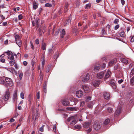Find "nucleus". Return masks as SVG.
<instances>
[{
    "mask_svg": "<svg viewBox=\"0 0 134 134\" xmlns=\"http://www.w3.org/2000/svg\"><path fill=\"white\" fill-rule=\"evenodd\" d=\"M103 95L104 98L107 100L109 98L110 95L109 93L107 92H105L104 93Z\"/></svg>",
    "mask_w": 134,
    "mask_h": 134,
    "instance_id": "obj_19",
    "label": "nucleus"
},
{
    "mask_svg": "<svg viewBox=\"0 0 134 134\" xmlns=\"http://www.w3.org/2000/svg\"><path fill=\"white\" fill-rule=\"evenodd\" d=\"M119 21V20L118 19H115L114 21V23L115 24H118Z\"/></svg>",
    "mask_w": 134,
    "mask_h": 134,
    "instance_id": "obj_39",
    "label": "nucleus"
},
{
    "mask_svg": "<svg viewBox=\"0 0 134 134\" xmlns=\"http://www.w3.org/2000/svg\"><path fill=\"white\" fill-rule=\"evenodd\" d=\"M50 1L52 3V4H51L48 3H46L45 5V7H51L52 6H54L55 4L54 1L53 0H51V1Z\"/></svg>",
    "mask_w": 134,
    "mask_h": 134,
    "instance_id": "obj_3",
    "label": "nucleus"
},
{
    "mask_svg": "<svg viewBox=\"0 0 134 134\" xmlns=\"http://www.w3.org/2000/svg\"><path fill=\"white\" fill-rule=\"evenodd\" d=\"M53 51V50L52 48H50L48 49V53L49 54L51 53Z\"/></svg>",
    "mask_w": 134,
    "mask_h": 134,
    "instance_id": "obj_57",
    "label": "nucleus"
},
{
    "mask_svg": "<svg viewBox=\"0 0 134 134\" xmlns=\"http://www.w3.org/2000/svg\"><path fill=\"white\" fill-rule=\"evenodd\" d=\"M116 62V59H115L113 60H111L108 63L109 65V66H111L113 65Z\"/></svg>",
    "mask_w": 134,
    "mask_h": 134,
    "instance_id": "obj_20",
    "label": "nucleus"
},
{
    "mask_svg": "<svg viewBox=\"0 0 134 134\" xmlns=\"http://www.w3.org/2000/svg\"><path fill=\"white\" fill-rule=\"evenodd\" d=\"M133 100L132 99H131L129 101V104H130V107H131L133 104Z\"/></svg>",
    "mask_w": 134,
    "mask_h": 134,
    "instance_id": "obj_35",
    "label": "nucleus"
},
{
    "mask_svg": "<svg viewBox=\"0 0 134 134\" xmlns=\"http://www.w3.org/2000/svg\"><path fill=\"white\" fill-rule=\"evenodd\" d=\"M9 95L8 92H7L6 93L4 96L5 101H7L9 98Z\"/></svg>",
    "mask_w": 134,
    "mask_h": 134,
    "instance_id": "obj_22",
    "label": "nucleus"
},
{
    "mask_svg": "<svg viewBox=\"0 0 134 134\" xmlns=\"http://www.w3.org/2000/svg\"><path fill=\"white\" fill-rule=\"evenodd\" d=\"M5 77L0 79V84L3 85L5 86H7V84L5 82Z\"/></svg>",
    "mask_w": 134,
    "mask_h": 134,
    "instance_id": "obj_11",
    "label": "nucleus"
},
{
    "mask_svg": "<svg viewBox=\"0 0 134 134\" xmlns=\"http://www.w3.org/2000/svg\"><path fill=\"white\" fill-rule=\"evenodd\" d=\"M15 62V61L14 60H12V61H10L9 62L10 65L11 66L13 65L14 64Z\"/></svg>",
    "mask_w": 134,
    "mask_h": 134,
    "instance_id": "obj_36",
    "label": "nucleus"
},
{
    "mask_svg": "<svg viewBox=\"0 0 134 134\" xmlns=\"http://www.w3.org/2000/svg\"><path fill=\"white\" fill-rule=\"evenodd\" d=\"M67 121L69 122L71 121V125L72 126L76 123L78 121L75 117L73 116L67 119Z\"/></svg>",
    "mask_w": 134,
    "mask_h": 134,
    "instance_id": "obj_1",
    "label": "nucleus"
},
{
    "mask_svg": "<svg viewBox=\"0 0 134 134\" xmlns=\"http://www.w3.org/2000/svg\"><path fill=\"white\" fill-rule=\"evenodd\" d=\"M17 91H15L14 92V94H13V101H15L17 99Z\"/></svg>",
    "mask_w": 134,
    "mask_h": 134,
    "instance_id": "obj_15",
    "label": "nucleus"
},
{
    "mask_svg": "<svg viewBox=\"0 0 134 134\" xmlns=\"http://www.w3.org/2000/svg\"><path fill=\"white\" fill-rule=\"evenodd\" d=\"M16 43L18 45L19 47L21 46V41L20 40H18L16 41Z\"/></svg>",
    "mask_w": 134,
    "mask_h": 134,
    "instance_id": "obj_24",
    "label": "nucleus"
},
{
    "mask_svg": "<svg viewBox=\"0 0 134 134\" xmlns=\"http://www.w3.org/2000/svg\"><path fill=\"white\" fill-rule=\"evenodd\" d=\"M5 82L7 84V86L8 85L9 86L12 87L13 85V83L12 80L10 78L5 77Z\"/></svg>",
    "mask_w": 134,
    "mask_h": 134,
    "instance_id": "obj_2",
    "label": "nucleus"
},
{
    "mask_svg": "<svg viewBox=\"0 0 134 134\" xmlns=\"http://www.w3.org/2000/svg\"><path fill=\"white\" fill-rule=\"evenodd\" d=\"M110 120L109 119H107L104 121V124L107 125L109 124L110 122Z\"/></svg>",
    "mask_w": 134,
    "mask_h": 134,
    "instance_id": "obj_28",
    "label": "nucleus"
},
{
    "mask_svg": "<svg viewBox=\"0 0 134 134\" xmlns=\"http://www.w3.org/2000/svg\"><path fill=\"white\" fill-rule=\"evenodd\" d=\"M44 125H43L42 126L40 127V131L42 132L43 131V128L44 127Z\"/></svg>",
    "mask_w": 134,
    "mask_h": 134,
    "instance_id": "obj_48",
    "label": "nucleus"
},
{
    "mask_svg": "<svg viewBox=\"0 0 134 134\" xmlns=\"http://www.w3.org/2000/svg\"><path fill=\"white\" fill-rule=\"evenodd\" d=\"M20 97L22 99H23L24 98V93L23 92H22L20 94Z\"/></svg>",
    "mask_w": 134,
    "mask_h": 134,
    "instance_id": "obj_37",
    "label": "nucleus"
},
{
    "mask_svg": "<svg viewBox=\"0 0 134 134\" xmlns=\"http://www.w3.org/2000/svg\"><path fill=\"white\" fill-rule=\"evenodd\" d=\"M51 0H40V2L42 3L50 1Z\"/></svg>",
    "mask_w": 134,
    "mask_h": 134,
    "instance_id": "obj_31",
    "label": "nucleus"
},
{
    "mask_svg": "<svg viewBox=\"0 0 134 134\" xmlns=\"http://www.w3.org/2000/svg\"><path fill=\"white\" fill-rule=\"evenodd\" d=\"M83 93L82 91L81 90L77 91L76 93V96L78 98H80L82 96Z\"/></svg>",
    "mask_w": 134,
    "mask_h": 134,
    "instance_id": "obj_9",
    "label": "nucleus"
},
{
    "mask_svg": "<svg viewBox=\"0 0 134 134\" xmlns=\"http://www.w3.org/2000/svg\"><path fill=\"white\" fill-rule=\"evenodd\" d=\"M35 43L37 44H38L39 43V40L38 39H36L35 40Z\"/></svg>",
    "mask_w": 134,
    "mask_h": 134,
    "instance_id": "obj_49",
    "label": "nucleus"
},
{
    "mask_svg": "<svg viewBox=\"0 0 134 134\" xmlns=\"http://www.w3.org/2000/svg\"><path fill=\"white\" fill-rule=\"evenodd\" d=\"M78 109V108L76 107H72L71 108V110L73 111H77Z\"/></svg>",
    "mask_w": 134,
    "mask_h": 134,
    "instance_id": "obj_42",
    "label": "nucleus"
},
{
    "mask_svg": "<svg viewBox=\"0 0 134 134\" xmlns=\"http://www.w3.org/2000/svg\"><path fill=\"white\" fill-rule=\"evenodd\" d=\"M5 55L4 54H3L0 56V59H3V58L4 56H5Z\"/></svg>",
    "mask_w": 134,
    "mask_h": 134,
    "instance_id": "obj_60",
    "label": "nucleus"
},
{
    "mask_svg": "<svg viewBox=\"0 0 134 134\" xmlns=\"http://www.w3.org/2000/svg\"><path fill=\"white\" fill-rule=\"evenodd\" d=\"M131 41L132 42H134V37H132L131 38Z\"/></svg>",
    "mask_w": 134,
    "mask_h": 134,
    "instance_id": "obj_63",
    "label": "nucleus"
},
{
    "mask_svg": "<svg viewBox=\"0 0 134 134\" xmlns=\"http://www.w3.org/2000/svg\"><path fill=\"white\" fill-rule=\"evenodd\" d=\"M120 35L121 37H124L125 36V33L124 32H120Z\"/></svg>",
    "mask_w": 134,
    "mask_h": 134,
    "instance_id": "obj_38",
    "label": "nucleus"
},
{
    "mask_svg": "<svg viewBox=\"0 0 134 134\" xmlns=\"http://www.w3.org/2000/svg\"><path fill=\"white\" fill-rule=\"evenodd\" d=\"M68 5H69V4L68 3H67L66 4V5L65 6L66 10H65V12H66V9L68 7Z\"/></svg>",
    "mask_w": 134,
    "mask_h": 134,
    "instance_id": "obj_56",
    "label": "nucleus"
},
{
    "mask_svg": "<svg viewBox=\"0 0 134 134\" xmlns=\"http://www.w3.org/2000/svg\"><path fill=\"white\" fill-rule=\"evenodd\" d=\"M111 72L110 70H108L105 75L104 78L105 79H107L109 77L110 75Z\"/></svg>",
    "mask_w": 134,
    "mask_h": 134,
    "instance_id": "obj_16",
    "label": "nucleus"
},
{
    "mask_svg": "<svg viewBox=\"0 0 134 134\" xmlns=\"http://www.w3.org/2000/svg\"><path fill=\"white\" fill-rule=\"evenodd\" d=\"M41 49L43 50H45L46 49V44L45 43H42Z\"/></svg>",
    "mask_w": 134,
    "mask_h": 134,
    "instance_id": "obj_30",
    "label": "nucleus"
},
{
    "mask_svg": "<svg viewBox=\"0 0 134 134\" xmlns=\"http://www.w3.org/2000/svg\"><path fill=\"white\" fill-rule=\"evenodd\" d=\"M121 61L125 64H127L128 63V60L124 58H122L121 59Z\"/></svg>",
    "mask_w": 134,
    "mask_h": 134,
    "instance_id": "obj_23",
    "label": "nucleus"
},
{
    "mask_svg": "<svg viewBox=\"0 0 134 134\" xmlns=\"http://www.w3.org/2000/svg\"><path fill=\"white\" fill-rule=\"evenodd\" d=\"M82 87L85 93H87L90 91L89 87L85 85H82Z\"/></svg>",
    "mask_w": 134,
    "mask_h": 134,
    "instance_id": "obj_8",
    "label": "nucleus"
},
{
    "mask_svg": "<svg viewBox=\"0 0 134 134\" xmlns=\"http://www.w3.org/2000/svg\"><path fill=\"white\" fill-rule=\"evenodd\" d=\"M37 8V5L36 3H34L33 4V8L34 9H35Z\"/></svg>",
    "mask_w": 134,
    "mask_h": 134,
    "instance_id": "obj_41",
    "label": "nucleus"
},
{
    "mask_svg": "<svg viewBox=\"0 0 134 134\" xmlns=\"http://www.w3.org/2000/svg\"><path fill=\"white\" fill-rule=\"evenodd\" d=\"M5 53H7L8 55V58L11 60H13L14 59V57L13 54L11 52H6Z\"/></svg>",
    "mask_w": 134,
    "mask_h": 134,
    "instance_id": "obj_4",
    "label": "nucleus"
},
{
    "mask_svg": "<svg viewBox=\"0 0 134 134\" xmlns=\"http://www.w3.org/2000/svg\"><path fill=\"white\" fill-rule=\"evenodd\" d=\"M39 22L38 20L37 19H35L32 21V24L34 26H36L37 27H38Z\"/></svg>",
    "mask_w": 134,
    "mask_h": 134,
    "instance_id": "obj_6",
    "label": "nucleus"
},
{
    "mask_svg": "<svg viewBox=\"0 0 134 134\" xmlns=\"http://www.w3.org/2000/svg\"><path fill=\"white\" fill-rule=\"evenodd\" d=\"M40 80H42V79L43 78V74H42L41 73V72H40Z\"/></svg>",
    "mask_w": 134,
    "mask_h": 134,
    "instance_id": "obj_46",
    "label": "nucleus"
},
{
    "mask_svg": "<svg viewBox=\"0 0 134 134\" xmlns=\"http://www.w3.org/2000/svg\"><path fill=\"white\" fill-rule=\"evenodd\" d=\"M7 22H3L2 23V25L3 26H7Z\"/></svg>",
    "mask_w": 134,
    "mask_h": 134,
    "instance_id": "obj_54",
    "label": "nucleus"
},
{
    "mask_svg": "<svg viewBox=\"0 0 134 134\" xmlns=\"http://www.w3.org/2000/svg\"><path fill=\"white\" fill-rule=\"evenodd\" d=\"M90 123L88 122H85L83 124V127L85 128H88L90 126Z\"/></svg>",
    "mask_w": 134,
    "mask_h": 134,
    "instance_id": "obj_17",
    "label": "nucleus"
},
{
    "mask_svg": "<svg viewBox=\"0 0 134 134\" xmlns=\"http://www.w3.org/2000/svg\"><path fill=\"white\" fill-rule=\"evenodd\" d=\"M39 114L38 111L36 113L35 115V114L33 113L32 115V119L33 120L35 119V121L39 117Z\"/></svg>",
    "mask_w": 134,
    "mask_h": 134,
    "instance_id": "obj_7",
    "label": "nucleus"
},
{
    "mask_svg": "<svg viewBox=\"0 0 134 134\" xmlns=\"http://www.w3.org/2000/svg\"><path fill=\"white\" fill-rule=\"evenodd\" d=\"M94 129L96 130H98L100 127V125L99 124L96 125L95 124L93 125Z\"/></svg>",
    "mask_w": 134,
    "mask_h": 134,
    "instance_id": "obj_21",
    "label": "nucleus"
},
{
    "mask_svg": "<svg viewBox=\"0 0 134 134\" xmlns=\"http://www.w3.org/2000/svg\"><path fill=\"white\" fill-rule=\"evenodd\" d=\"M53 131H54V132H56V125H54L53 126Z\"/></svg>",
    "mask_w": 134,
    "mask_h": 134,
    "instance_id": "obj_51",
    "label": "nucleus"
},
{
    "mask_svg": "<svg viewBox=\"0 0 134 134\" xmlns=\"http://www.w3.org/2000/svg\"><path fill=\"white\" fill-rule=\"evenodd\" d=\"M62 104L63 105L65 106H68L70 104L69 101L65 99L63 100Z\"/></svg>",
    "mask_w": 134,
    "mask_h": 134,
    "instance_id": "obj_12",
    "label": "nucleus"
},
{
    "mask_svg": "<svg viewBox=\"0 0 134 134\" xmlns=\"http://www.w3.org/2000/svg\"><path fill=\"white\" fill-rule=\"evenodd\" d=\"M23 64L25 66H26L27 65V62L26 61H24L23 62Z\"/></svg>",
    "mask_w": 134,
    "mask_h": 134,
    "instance_id": "obj_53",
    "label": "nucleus"
},
{
    "mask_svg": "<svg viewBox=\"0 0 134 134\" xmlns=\"http://www.w3.org/2000/svg\"><path fill=\"white\" fill-rule=\"evenodd\" d=\"M75 128L76 129H77L78 130H80L81 129V127L80 125H76L74 126Z\"/></svg>",
    "mask_w": 134,
    "mask_h": 134,
    "instance_id": "obj_27",
    "label": "nucleus"
},
{
    "mask_svg": "<svg viewBox=\"0 0 134 134\" xmlns=\"http://www.w3.org/2000/svg\"><path fill=\"white\" fill-rule=\"evenodd\" d=\"M37 98L38 99H39L40 98V93L39 92H38L37 93Z\"/></svg>",
    "mask_w": 134,
    "mask_h": 134,
    "instance_id": "obj_52",
    "label": "nucleus"
},
{
    "mask_svg": "<svg viewBox=\"0 0 134 134\" xmlns=\"http://www.w3.org/2000/svg\"><path fill=\"white\" fill-rule=\"evenodd\" d=\"M0 61L2 63H4L5 61V59H4L3 58L0 59Z\"/></svg>",
    "mask_w": 134,
    "mask_h": 134,
    "instance_id": "obj_55",
    "label": "nucleus"
},
{
    "mask_svg": "<svg viewBox=\"0 0 134 134\" xmlns=\"http://www.w3.org/2000/svg\"><path fill=\"white\" fill-rule=\"evenodd\" d=\"M109 113H111L112 112L113 110L111 108H108L107 109Z\"/></svg>",
    "mask_w": 134,
    "mask_h": 134,
    "instance_id": "obj_43",
    "label": "nucleus"
},
{
    "mask_svg": "<svg viewBox=\"0 0 134 134\" xmlns=\"http://www.w3.org/2000/svg\"><path fill=\"white\" fill-rule=\"evenodd\" d=\"M121 3L122 5L125 4V1L124 0H121Z\"/></svg>",
    "mask_w": 134,
    "mask_h": 134,
    "instance_id": "obj_64",
    "label": "nucleus"
},
{
    "mask_svg": "<svg viewBox=\"0 0 134 134\" xmlns=\"http://www.w3.org/2000/svg\"><path fill=\"white\" fill-rule=\"evenodd\" d=\"M130 81L132 85H133L134 84V76L131 79Z\"/></svg>",
    "mask_w": 134,
    "mask_h": 134,
    "instance_id": "obj_32",
    "label": "nucleus"
},
{
    "mask_svg": "<svg viewBox=\"0 0 134 134\" xmlns=\"http://www.w3.org/2000/svg\"><path fill=\"white\" fill-rule=\"evenodd\" d=\"M89 75L88 74L86 75L82 79V81L84 82H86L89 79Z\"/></svg>",
    "mask_w": 134,
    "mask_h": 134,
    "instance_id": "obj_5",
    "label": "nucleus"
},
{
    "mask_svg": "<svg viewBox=\"0 0 134 134\" xmlns=\"http://www.w3.org/2000/svg\"><path fill=\"white\" fill-rule=\"evenodd\" d=\"M119 27V25L118 24L116 25L114 27V29L115 30H117Z\"/></svg>",
    "mask_w": 134,
    "mask_h": 134,
    "instance_id": "obj_45",
    "label": "nucleus"
},
{
    "mask_svg": "<svg viewBox=\"0 0 134 134\" xmlns=\"http://www.w3.org/2000/svg\"><path fill=\"white\" fill-rule=\"evenodd\" d=\"M104 75V73L103 72H101L98 73L97 74V77L98 78L101 79L103 78Z\"/></svg>",
    "mask_w": 134,
    "mask_h": 134,
    "instance_id": "obj_10",
    "label": "nucleus"
},
{
    "mask_svg": "<svg viewBox=\"0 0 134 134\" xmlns=\"http://www.w3.org/2000/svg\"><path fill=\"white\" fill-rule=\"evenodd\" d=\"M23 16L21 14H19L18 16L19 19V20H21L23 18Z\"/></svg>",
    "mask_w": 134,
    "mask_h": 134,
    "instance_id": "obj_44",
    "label": "nucleus"
},
{
    "mask_svg": "<svg viewBox=\"0 0 134 134\" xmlns=\"http://www.w3.org/2000/svg\"><path fill=\"white\" fill-rule=\"evenodd\" d=\"M23 76V74L22 72L20 73L19 74V77L20 79V80H21L22 79V77Z\"/></svg>",
    "mask_w": 134,
    "mask_h": 134,
    "instance_id": "obj_50",
    "label": "nucleus"
},
{
    "mask_svg": "<svg viewBox=\"0 0 134 134\" xmlns=\"http://www.w3.org/2000/svg\"><path fill=\"white\" fill-rule=\"evenodd\" d=\"M106 64L105 63H103V64L101 65V67L102 68H104L105 67Z\"/></svg>",
    "mask_w": 134,
    "mask_h": 134,
    "instance_id": "obj_58",
    "label": "nucleus"
},
{
    "mask_svg": "<svg viewBox=\"0 0 134 134\" xmlns=\"http://www.w3.org/2000/svg\"><path fill=\"white\" fill-rule=\"evenodd\" d=\"M110 84L113 88L114 89H115L116 87V86L115 83L114 82H110Z\"/></svg>",
    "mask_w": 134,
    "mask_h": 134,
    "instance_id": "obj_25",
    "label": "nucleus"
},
{
    "mask_svg": "<svg viewBox=\"0 0 134 134\" xmlns=\"http://www.w3.org/2000/svg\"><path fill=\"white\" fill-rule=\"evenodd\" d=\"M15 41L18 40H20V37L18 35H16L15 36Z\"/></svg>",
    "mask_w": 134,
    "mask_h": 134,
    "instance_id": "obj_29",
    "label": "nucleus"
},
{
    "mask_svg": "<svg viewBox=\"0 0 134 134\" xmlns=\"http://www.w3.org/2000/svg\"><path fill=\"white\" fill-rule=\"evenodd\" d=\"M100 65L99 64H97L94 68V70L96 71H98L100 68Z\"/></svg>",
    "mask_w": 134,
    "mask_h": 134,
    "instance_id": "obj_18",
    "label": "nucleus"
},
{
    "mask_svg": "<svg viewBox=\"0 0 134 134\" xmlns=\"http://www.w3.org/2000/svg\"><path fill=\"white\" fill-rule=\"evenodd\" d=\"M46 83L45 82H44L43 86V89H46Z\"/></svg>",
    "mask_w": 134,
    "mask_h": 134,
    "instance_id": "obj_61",
    "label": "nucleus"
},
{
    "mask_svg": "<svg viewBox=\"0 0 134 134\" xmlns=\"http://www.w3.org/2000/svg\"><path fill=\"white\" fill-rule=\"evenodd\" d=\"M35 62L33 60H31V65H32V70H33L34 69V68H33V67L34 66V64H35Z\"/></svg>",
    "mask_w": 134,
    "mask_h": 134,
    "instance_id": "obj_34",
    "label": "nucleus"
},
{
    "mask_svg": "<svg viewBox=\"0 0 134 134\" xmlns=\"http://www.w3.org/2000/svg\"><path fill=\"white\" fill-rule=\"evenodd\" d=\"M51 68V66L50 65H48L46 69V71L47 72H48Z\"/></svg>",
    "mask_w": 134,
    "mask_h": 134,
    "instance_id": "obj_33",
    "label": "nucleus"
},
{
    "mask_svg": "<svg viewBox=\"0 0 134 134\" xmlns=\"http://www.w3.org/2000/svg\"><path fill=\"white\" fill-rule=\"evenodd\" d=\"M131 74L132 75H134V69H133L131 70Z\"/></svg>",
    "mask_w": 134,
    "mask_h": 134,
    "instance_id": "obj_62",
    "label": "nucleus"
},
{
    "mask_svg": "<svg viewBox=\"0 0 134 134\" xmlns=\"http://www.w3.org/2000/svg\"><path fill=\"white\" fill-rule=\"evenodd\" d=\"M123 81V80L122 79H121L120 80H119L118 81V82L120 84Z\"/></svg>",
    "mask_w": 134,
    "mask_h": 134,
    "instance_id": "obj_59",
    "label": "nucleus"
},
{
    "mask_svg": "<svg viewBox=\"0 0 134 134\" xmlns=\"http://www.w3.org/2000/svg\"><path fill=\"white\" fill-rule=\"evenodd\" d=\"M65 35V32L64 29L62 30L61 32V37L62 38H63L64 36Z\"/></svg>",
    "mask_w": 134,
    "mask_h": 134,
    "instance_id": "obj_26",
    "label": "nucleus"
},
{
    "mask_svg": "<svg viewBox=\"0 0 134 134\" xmlns=\"http://www.w3.org/2000/svg\"><path fill=\"white\" fill-rule=\"evenodd\" d=\"M91 7V4H86L85 8L86 9H89Z\"/></svg>",
    "mask_w": 134,
    "mask_h": 134,
    "instance_id": "obj_40",
    "label": "nucleus"
},
{
    "mask_svg": "<svg viewBox=\"0 0 134 134\" xmlns=\"http://www.w3.org/2000/svg\"><path fill=\"white\" fill-rule=\"evenodd\" d=\"M92 84L93 85L95 86H98L100 84V81L94 80L92 82Z\"/></svg>",
    "mask_w": 134,
    "mask_h": 134,
    "instance_id": "obj_14",
    "label": "nucleus"
},
{
    "mask_svg": "<svg viewBox=\"0 0 134 134\" xmlns=\"http://www.w3.org/2000/svg\"><path fill=\"white\" fill-rule=\"evenodd\" d=\"M30 43L31 44L30 47L33 50H34V47L33 45V43H32L31 42H30Z\"/></svg>",
    "mask_w": 134,
    "mask_h": 134,
    "instance_id": "obj_47",
    "label": "nucleus"
},
{
    "mask_svg": "<svg viewBox=\"0 0 134 134\" xmlns=\"http://www.w3.org/2000/svg\"><path fill=\"white\" fill-rule=\"evenodd\" d=\"M121 108L120 107H118L116 110L115 114L116 115L118 116L119 115L121 112Z\"/></svg>",
    "mask_w": 134,
    "mask_h": 134,
    "instance_id": "obj_13",
    "label": "nucleus"
}]
</instances>
